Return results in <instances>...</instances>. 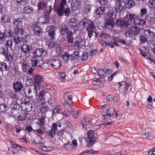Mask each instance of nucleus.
Instances as JSON below:
<instances>
[{"instance_id":"nucleus-1","label":"nucleus","mask_w":155,"mask_h":155,"mask_svg":"<svg viewBox=\"0 0 155 155\" xmlns=\"http://www.w3.org/2000/svg\"><path fill=\"white\" fill-rule=\"evenodd\" d=\"M87 137L85 138L86 142L87 143V147H91L95 143L96 138L94 136V133L92 130H90L87 133Z\"/></svg>"},{"instance_id":"nucleus-2","label":"nucleus","mask_w":155,"mask_h":155,"mask_svg":"<svg viewBox=\"0 0 155 155\" xmlns=\"http://www.w3.org/2000/svg\"><path fill=\"white\" fill-rule=\"evenodd\" d=\"M140 28L135 26L132 28L129 31L126 32L125 35L127 37H132L137 35L140 32Z\"/></svg>"},{"instance_id":"nucleus-3","label":"nucleus","mask_w":155,"mask_h":155,"mask_svg":"<svg viewBox=\"0 0 155 155\" xmlns=\"http://www.w3.org/2000/svg\"><path fill=\"white\" fill-rule=\"evenodd\" d=\"M122 2L120 0H116L115 2V8L116 10L118 12L123 13L126 10V8L122 4Z\"/></svg>"},{"instance_id":"nucleus-4","label":"nucleus","mask_w":155,"mask_h":155,"mask_svg":"<svg viewBox=\"0 0 155 155\" xmlns=\"http://www.w3.org/2000/svg\"><path fill=\"white\" fill-rule=\"evenodd\" d=\"M115 113V109L114 107H111L108 109L106 112L103 113V119L105 120L110 118L111 116L114 115Z\"/></svg>"},{"instance_id":"nucleus-5","label":"nucleus","mask_w":155,"mask_h":155,"mask_svg":"<svg viewBox=\"0 0 155 155\" xmlns=\"http://www.w3.org/2000/svg\"><path fill=\"white\" fill-rule=\"evenodd\" d=\"M47 31L48 33L50 38L54 39L55 38V31H56V28L53 25H50L48 26L46 28Z\"/></svg>"},{"instance_id":"nucleus-6","label":"nucleus","mask_w":155,"mask_h":155,"mask_svg":"<svg viewBox=\"0 0 155 155\" xmlns=\"http://www.w3.org/2000/svg\"><path fill=\"white\" fill-rule=\"evenodd\" d=\"M50 64L52 67L57 69L61 66V63L59 59L54 57L51 59Z\"/></svg>"},{"instance_id":"nucleus-7","label":"nucleus","mask_w":155,"mask_h":155,"mask_svg":"<svg viewBox=\"0 0 155 155\" xmlns=\"http://www.w3.org/2000/svg\"><path fill=\"white\" fill-rule=\"evenodd\" d=\"M33 54L36 57H43L45 56L47 54V51L42 48H37L34 50Z\"/></svg>"},{"instance_id":"nucleus-8","label":"nucleus","mask_w":155,"mask_h":155,"mask_svg":"<svg viewBox=\"0 0 155 155\" xmlns=\"http://www.w3.org/2000/svg\"><path fill=\"white\" fill-rule=\"evenodd\" d=\"M32 29L35 34L40 37H42L43 33L42 29L38 25H34L32 26Z\"/></svg>"},{"instance_id":"nucleus-9","label":"nucleus","mask_w":155,"mask_h":155,"mask_svg":"<svg viewBox=\"0 0 155 155\" xmlns=\"http://www.w3.org/2000/svg\"><path fill=\"white\" fill-rule=\"evenodd\" d=\"M78 23V21L76 19L72 18L68 23L69 26L71 28H74V31H77L78 30V28L77 27Z\"/></svg>"},{"instance_id":"nucleus-10","label":"nucleus","mask_w":155,"mask_h":155,"mask_svg":"<svg viewBox=\"0 0 155 155\" xmlns=\"http://www.w3.org/2000/svg\"><path fill=\"white\" fill-rule=\"evenodd\" d=\"M22 52L25 54H28L30 53L31 50L32 49V47L30 45L24 44L21 46Z\"/></svg>"},{"instance_id":"nucleus-11","label":"nucleus","mask_w":155,"mask_h":155,"mask_svg":"<svg viewBox=\"0 0 155 155\" xmlns=\"http://www.w3.org/2000/svg\"><path fill=\"white\" fill-rule=\"evenodd\" d=\"M67 38L68 42V45L71 46L72 45L73 42L74 38L73 34L71 31H68L67 33Z\"/></svg>"},{"instance_id":"nucleus-12","label":"nucleus","mask_w":155,"mask_h":155,"mask_svg":"<svg viewBox=\"0 0 155 155\" xmlns=\"http://www.w3.org/2000/svg\"><path fill=\"white\" fill-rule=\"evenodd\" d=\"M49 96H51L50 94L44 90L40 91L38 95V97L40 101L45 100Z\"/></svg>"},{"instance_id":"nucleus-13","label":"nucleus","mask_w":155,"mask_h":155,"mask_svg":"<svg viewBox=\"0 0 155 155\" xmlns=\"http://www.w3.org/2000/svg\"><path fill=\"white\" fill-rule=\"evenodd\" d=\"M116 24L118 25L125 28H128L130 24L127 21H125L121 19H118L116 21Z\"/></svg>"},{"instance_id":"nucleus-14","label":"nucleus","mask_w":155,"mask_h":155,"mask_svg":"<svg viewBox=\"0 0 155 155\" xmlns=\"http://www.w3.org/2000/svg\"><path fill=\"white\" fill-rule=\"evenodd\" d=\"M43 81V77L42 76L38 74L35 75V83L37 84L36 86H37V87L35 86L34 88L35 90H36V89L38 88L39 84L41 82H42Z\"/></svg>"},{"instance_id":"nucleus-15","label":"nucleus","mask_w":155,"mask_h":155,"mask_svg":"<svg viewBox=\"0 0 155 155\" xmlns=\"http://www.w3.org/2000/svg\"><path fill=\"white\" fill-rule=\"evenodd\" d=\"M13 87L15 92H19L23 87V84L21 82L17 81L13 84Z\"/></svg>"},{"instance_id":"nucleus-16","label":"nucleus","mask_w":155,"mask_h":155,"mask_svg":"<svg viewBox=\"0 0 155 155\" xmlns=\"http://www.w3.org/2000/svg\"><path fill=\"white\" fill-rule=\"evenodd\" d=\"M23 20L21 18H16L13 21V26L15 27H22Z\"/></svg>"},{"instance_id":"nucleus-17","label":"nucleus","mask_w":155,"mask_h":155,"mask_svg":"<svg viewBox=\"0 0 155 155\" xmlns=\"http://www.w3.org/2000/svg\"><path fill=\"white\" fill-rule=\"evenodd\" d=\"M80 5V3L77 0H73L71 3V9L73 11H75L78 10Z\"/></svg>"},{"instance_id":"nucleus-18","label":"nucleus","mask_w":155,"mask_h":155,"mask_svg":"<svg viewBox=\"0 0 155 155\" xmlns=\"http://www.w3.org/2000/svg\"><path fill=\"white\" fill-rule=\"evenodd\" d=\"M41 112L42 113H45L48 111L49 107L46 104V102H42L40 104V108Z\"/></svg>"},{"instance_id":"nucleus-19","label":"nucleus","mask_w":155,"mask_h":155,"mask_svg":"<svg viewBox=\"0 0 155 155\" xmlns=\"http://www.w3.org/2000/svg\"><path fill=\"white\" fill-rule=\"evenodd\" d=\"M15 35L19 36H22L24 34V30L22 27H15Z\"/></svg>"},{"instance_id":"nucleus-20","label":"nucleus","mask_w":155,"mask_h":155,"mask_svg":"<svg viewBox=\"0 0 155 155\" xmlns=\"http://www.w3.org/2000/svg\"><path fill=\"white\" fill-rule=\"evenodd\" d=\"M61 56L62 59L67 63L72 59V56L68 53H64Z\"/></svg>"},{"instance_id":"nucleus-21","label":"nucleus","mask_w":155,"mask_h":155,"mask_svg":"<svg viewBox=\"0 0 155 155\" xmlns=\"http://www.w3.org/2000/svg\"><path fill=\"white\" fill-rule=\"evenodd\" d=\"M85 40L81 38H79L77 41V46L78 49H80L85 45Z\"/></svg>"},{"instance_id":"nucleus-22","label":"nucleus","mask_w":155,"mask_h":155,"mask_svg":"<svg viewBox=\"0 0 155 155\" xmlns=\"http://www.w3.org/2000/svg\"><path fill=\"white\" fill-rule=\"evenodd\" d=\"M121 85H122V87H124V91H122L123 92L122 94L124 96H126L127 94V91L129 88L130 85L129 84L124 81L122 82Z\"/></svg>"},{"instance_id":"nucleus-23","label":"nucleus","mask_w":155,"mask_h":155,"mask_svg":"<svg viewBox=\"0 0 155 155\" xmlns=\"http://www.w3.org/2000/svg\"><path fill=\"white\" fill-rule=\"evenodd\" d=\"M105 25L107 28L111 29L113 27L114 21L112 19H108L106 20Z\"/></svg>"},{"instance_id":"nucleus-24","label":"nucleus","mask_w":155,"mask_h":155,"mask_svg":"<svg viewBox=\"0 0 155 155\" xmlns=\"http://www.w3.org/2000/svg\"><path fill=\"white\" fill-rule=\"evenodd\" d=\"M144 35L150 39L154 37L155 35L153 32H152L149 29H147L144 31Z\"/></svg>"},{"instance_id":"nucleus-25","label":"nucleus","mask_w":155,"mask_h":155,"mask_svg":"<svg viewBox=\"0 0 155 155\" xmlns=\"http://www.w3.org/2000/svg\"><path fill=\"white\" fill-rule=\"evenodd\" d=\"M47 4L43 0H40L37 5L38 9L39 10H42L45 8L47 6Z\"/></svg>"},{"instance_id":"nucleus-26","label":"nucleus","mask_w":155,"mask_h":155,"mask_svg":"<svg viewBox=\"0 0 155 155\" xmlns=\"http://www.w3.org/2000/svg\"><path fill=\"white\" fill-rule=\"evenodd\" d=\"M135 5L134 1L132 0H127L124 3L125 7L127 8H130L133 7Z\"/></svg>"},{"instance_id":"nucleus-27","label":"nucleus","mask_w":155,"mask_h":155,"mask_svg":"<svg viewBox=\"0 0 155 155\" xmlns=\"http://www.w3.org/2000/svg\"><path fill=\"white\" fill-rule=\"evenodd\" d=\"M89 20L86 18H83L79 22V25L83 28H85L87 27V25H88Z\"/></svg>"},{"instance_id":"nucleus-28","label":"nucleus","mask_w":155,"mask_h":155,"mask_svg":"<svg viewBox=\"0 0 155 155\" xmlns=\"http://www.w3.org/2000/svg\"><path fill=\"white\" fill-rule=\"evenodd\" d=\"M48 102L49 106L51 107H54L56 106L57 104L55 101V98L52 96H51L50 98L48 100Z\"/></svg>"},{"instance_id":"nucleus-29","label":"nucleus","mask_w":155,"mask_h":155,"mask_svg":"<svg viewBox=\"0 0 155 155\" xmlns=\"http://www.w3.org/2000/svg\"><path fill=\"white\" fill-rule=\"evenodd\" d=\"M53 111V115H55L57 114L60 113L61 112L62 108L61 106L59 105L55 106Z\"/></svg>"},{"instance_id":"nucleus-30","label":"nucleus","mask_w":155,"mask_h":155,"mask_svg":"<svg viewBox=\"0 0 155 155\" xmlns=\"http://www.w3.org/2000/svg\"><path fill=\"white\" fill-rule=\"evenodd\" d=\"M33 8L30 6L26 5L25 6L22 10L23 12L25 14H29L32 12Z\"/></svg>"},{"instance_id":"nucleus-31","label":"nucleus","mask_w":155,"mask_h":155,"mask_svg":"<svg viewBox=\"0 0 155 155\" xmlns=\"http://www.w3.org/2000/svg\"><path fill=\"white\" fill-rule=\"evenodd\" d=\"M27 116L25 114H19L17 117V123H18L20 121H23L26 119Z\"/></svg>"},{"instance_id":"nucleus-32","label":"nucleus","mask_w":155,"mask_h":155,"mask_svg":"<svg viewBox=\"0 0 155 155\" xmlns=\"http://www.w3.org/2000/svg\"><path fill=\"white\" fill-rule=\"evenodd\" d=\"M8 95L11 97L14 98L16 100H18L19 98V96L12 91H9L8 92Z\"/></svg>"},{"instance_id":"nucleus-33","label":"nucleus","mask_w":155,"mask_h":155,"mask_svg":"<svg viewBox=\"0 0 155 155\" xmlns=\"http://www.w3.org/2000/svg\"><path fill=\"white\" fill-rule=\"evenodd\" d=\"M106 8L104 7L101 6L100 8H98L95 12L97 15H101L104 13Z\"/></svg>"},{"instance_id":"nucleus-34","label":"nucleus","mask_w":155,"mask_h":155,"mask_svg":"<svg viewBox=\"0 0 155 155\" xmlns=\"http://www.w3.org/2000/svg\"><path fill=\"white\" fill-rule=\"evenodd\" d=\"M47 45L49 48L51 50L55 48L56 47H58V44H56V42L53 41L48 42L47 44Z\"/></svg>"},{"instance_id":"nucleus-35","label":"nucleus","mask_w":155,"mask_h":155,"mask_svg":"<svg viewBox=\"0 0 155 155\" xmlns=\"http://www.w3.org/2000/svg\"><path fill=\"white\" fill-rule=\"evenodd\" d=\"M1 19L3 22L6 23L10 21L11 18L8 15H4L1 17Z\"/></svg>"},{"instance_id":"nucleus-36","label":"nucleus","mask_w":155,"mask_h":155,"mask_svg":"<svg viewBox=\"0 0 155 155\" xmlns=\"http://www.w3.org/2000/svg\"><path fill=\"white\" fill-rule=\"evenodd\" d=\"M3 33L6 37H10L13 35V32L10 29H5Z\"/></svg>"},{"instance_id":"nucleus-37","label":"nucleus","mask_w":155,"mask_h":155,"mask_svg":"<svg viewBox=\"0 0 155 155\" xmlns=\"http://www.w3.org/2000/svg\"><path fill=\"white\" fill-rule=\"evenodd\" d=\"M95 21H93L90 20H89L87 25L88 26L87 28H88L89 29H91L94 30L95 28Z\"/></svg>"},{"instance_id":"nucleus-38","label":"nucleus","mask_w":155,"mask_h":155,"mask_svg":"<svg viewBox=\"0 0 155 155\" xmlns=\"http://www.w3.org/2000/svg\"><path fill=\"white\" fill-rule=\"evenodd\" d=\"M0 69L1 71H8L9 68L6 63L4 62H2L1 63V67L0 68Z\"/></svg>"},{"instance_id":"nucleus-39","label":"nucleus","mask_w":155,"mask_h":155,"mask_svg":"<svg viewBox=\"0 0 155 155\" xmlns=\"http://www.w3.org/2000/svg\"><path fill=\"white\" fill-rule=\"evenodd\" d=\"M64 7H59L57 10V12L60 16H63L64 15Z\"/></svg>"},{"instance_id":"nucleus-40","label":"nucleus","mask_w":155,"mask_h":155,"mask_svg":"<svg viewBox=\"0 0 155 155\" xmlns=\"http://www.w3.org/2000/svg\"><path fill=\"white\" fill-rule=\"evenodd\" d=\"M68 27L65 25H62L61 26V33L62 35L67 34V33L68 30Z\"/></svg>"},{"instance_id":"nucleus-41","label":"nucleus","mask_w":155,"mask_h":155,"mask_svg":"<svg viewBox=\"0 0 155 155\" xmlns=\"http://www.w3.org/2000/svg\"><path fill=\"white\" fill-rule=\"evenodd\" d=\"M99 76L101 78H104L106 75V72L104 69H99L98 72Z\"/></svg>"},{"instance_id":"nucleus-42","label":"nucleus","mask_w":155,"mask_h":155,"mask_svg":"<svg viewBox=\"0 0 155 155\" xmlns=\"http://www.w3.org/2000/svg\"><path fill=\"white\" fill-rule=\"evenodd\" d=\"M39 21L42 24L47 23L49 22V19L47 16L45 17H41L39 18Z\"/></svg>"},{"instance_id":"nucleus-43","label":"nucleus","mask_w":155,"mask_h":155,"mask_svg":"<svg viewBox=\"0 0 155 155\" xmlns=\"http://www.w3.org/2000/svg\"><path fill=\"white\" fill-rule=\"evenodd\" d=\"M45 122V117L42 116L40 117L38 120L37 122L38 125L40 127H43L42 126L44 124Z\"/></svg>"},{"instance_id":"nucleus-44","label":"nucleus","mask_w":155,"mask_h":155,"mask_svg":"<svg viewBox=\"0 0 155 155\" xmlns=\"http://www.w3.org/2000/svg\"><path fill=\"white\" fill-rule=\"evenodd\" d=\"M8 107L7 105L4 104H0V112L1 113H3L6 111L7 110Z\"/></svg>"},{"instance_id":"nucleus-45","label":"nucleus","mask_w":155,"mask_h":155,"mask_svg":"<svg viewBox=\"0 0 155 155\" xmlns=\"http://www.w3.org/2000/svg\"><path fill=\"white\" fill-rule=\"evenodd\" d=\"M137 17V15L134 14H131L130 13H128V14H127L126 16V18L128 20H131Z\"/></svg>"},{"instance_id":"nucleus-46","label":"nucleus","mask_w":155,"mask_h":155,"mask_svg":"<svg viewBox=\"0 0 155 155\" xmlns=\"http://www.w3.org/2000/svg\"><path fill=\"white\" fill-rule=\"evenodd\" d=\"M0 51L3 55L5 56L8 51V48L5 47H2L0 48Z\"/></svg>"},{"instance_id":"nucleus-47","label":"nucleus","mask_w":155,"mask_h":155,"mask_svg":"<svg viewBox=\"0 0 155 155\" xmlns=\"http://www.w3.org/2000/svg\"><path fill=\"white\" fill-rule=\"evenodd\" d=\"M116 13L113 10H110L108 12V16L110 18L114 19L116 18Z\"/></svg>"},{"instance_id":"nucleus-48","label":"nucleus","mask_w":155,"mask_h":155,"mask_svg":"<svg viewBox=\"0 0 155 155\" xmlns=\"http://www.w3.org/2000/svg\"><path fill=\"white\" fill-rule=\"evenodd\" d=\"M56 133V132L51 129L46 132V134L48 135L51 138H53L55 136Z\"/></svg>"},{"instance_id":"nucleus-49","label":"nucleus","mask_w":155,"mask_h":155,"mask_svg":"<svg viewBox=\"0 0 155 155\" xmlns=\"http://www.w3.org/2000/svg\"><path fill=\"white\" fill-rule=\"evenodd\" d=\"M5 45L6 48H11L13 45L12 41L11 39H9L6 41Z\"/></svg>"},{"instance_id":"nucleus-50","label":"nucleus","mask_w":155,"mask_h":155,"mask_svg":"<svg viewBox=\"0 0 155 155\" xmlns=\"http://www.w3.org/2000/svg\"><path fill=\"white\" fill-rule=\"evenodd\" d=\"M14 40L15 43L16 44H20L21 42V37L18 36H15L14 37Z\"/></svg>"},{"instance_id":"nucleus-51","label":"nucleus","mask_w":155,"mask_h":155,"mask_svg":"<svg viewBox=\"0 0 155 155\" xmlns=\"http://www.w3.org/2000/svg\"><path fill=\"white\" fill-rule=\"evenodd\" d=\"M64 106L66 109L70 112H71L73 110H71L72 107L71 105L68 103L66 102L64 104Z\"/></svg>"},{"instance_id":"nucleus-52","label":"nucleus","mask_w":155,"mask_h":155,"mask_svg":"<svg viewBox=\"0 0 155 155\" xmlns=\"http://www.w3.org/2000/svg\"><path fill=\"white\" fill-rule=\"evenodd\" d=\"M81 112L80 110H78L74 111V110L72 112L71 114L75 119H77L78 117V114Z\"/></svg>"},{"instance_id":"nucleus-53","label":"nucleus","mask_w":155,"mask_h":155,"mask_svg":"<svg viewBox=\"0 0 155 155\" xmlns=\"http://www.w3.org/2000/svg\"><path fill=\"white\" fill-rule=\"evenodd\" d=\"M86 30L88 32V36L90 38H91L92 36H93L94 35V34L95 33V31L92 30H90L88 29V28H87Z\"/></svg>"},{"instance_id":"nucleus-54","label":"nucleus","mask_w":155,"mask_h":155,"mask_svg":"<svg viewBox=\"0 0 155 155\" xmlns=\"http://www.w3.org/2000/svg\"><path fill=\"white\" fill-rule=\"evenodd\" d=\"M6 56V58L9 61L11 62L13 59V56L10 53H8L7 52V54L6 55H5Z\"/></svg>"},{"instance_id":"nucleus-55","label":"nucleus","mask_w":155,"mask_h":155,"mask_svg":"<svg viewBox=\"0 0 155 155\" xmlns=\"http://www.w3.org/2000/svg\"><path fill=\"white\" fill-rule=\"evenodd\" d=\"M35 143L38 144H41L42 143L41 137L39 135H38L36 138L34 140Z\"/></svg>"},{"instance_id":"nucleus-56","label":"nucleus","mask_w":155,"mask_h":155,"mask_svg":"<svg viewBox=\"0 0 155 155\" xmlns=\"http://www.w3.org/2000/svg\"><path fill=\"white\" fill-rule=\"evenodd\" d=\"M64 13L66 16H69L71 14V10L70 8H67L65 9L64 8Z\"/></svg>"},{"instance_id":"nucleus-57","label":"nucleus","mask_w":155,"mask_h":155,"mask_svg":"<svg viewBox=\"0 0 155 155\" xmlns=\"http://www.w3.org/2000/svg\"><path fill=\"white\" fill-rule=\"evenodd\" d=\"M15 132L17 133H20L22 130L20 126L18 124L15 125Z\"/></svg>"},{"instance_id":"nucleus-58","label":"nucleus","mask_w":155,"mask_h":155,"mask_svg":"<svg viewBox=\"0 0 155 155\" xmlns=\"http://www.w3.org/2000/svg\"><path fill=\"white\" fill-rule=\"evenodd\" d=\"M140 41L141 44H143L147 41V38L144 36H140Z\"/></svg>"},{"instance_id":"nucleus-59","label":"nucleus","mask_w":155,"mask_h":155,"mask_svg":"<svg viewBox=\"0 0 155 155\" xmlns=\"http://www.w3.org/2000/svg\"><path fill=\"white\" fill-rule=\"evenodd\" d=\"M25 110L27 112H29L31 111L33 108L32 104H30V105H25Z\"/></svg>"},{"instance_id":"nucleus-60","label":"nucleus","mask_w":155,"mask_h":155,"mask_svg":"<svg viewBox=\"0 0 155 155\" xmlns=\"http://www.w3.org/2000/svg\"><path fill=\"white\" fill-rule=\"evenodd\" d=\"M39 128L38 130H34L35 131L37 132L39 134H43L44 132V127H40Z\"/></svg>"},{"instance_id":"nucleus-61","label":"nucleus","mask_w":155,"mask_h":155,"mask_svg":"<svg viewBox=\"0 0 155 155\" xmlns=\"http://www.w3.org/2000/svg\"><path fill=\"white\" fill-rule=\"evenodd\" d=\"M4 35L3 33L0 32V41L2 42L4 41L6 39V37Z\"/></svg>"},{"instance_id":"nucleus-62","label":"nucleus","mask_w":155,"mask_h":155,"mask_svg":"<svg viewBox=\"0 0 155 155\" xmlns=\"http://www.w3.org/2000/svg\"><path fill=\"white\" fill-rule=\"evenodd\" d=\"M55 48H56V52L59 54L61 52H62L63 51V48L62 47H61L60 46L58 45V47H56Z\"/></svg>"},{"instance_id":"nucleus-63","label":"nucleus","mask_w":155,"mask_h":155,"mask_svg":"<svg viewBox=\"0 0 155 155\" xmlns=\"http://www.w3.org/2000/svg\"><path fill=\"white\" fill-rule=\"evenodd\" d=\"M88 53H83L82 54L81 59L83 61H85L88 59Z\"/></svg>"},{"instance_id":"nucleus-64","label":"nucleus","mask_w":155,"mask_h":155,"mask_svg":"<svg viewBox=\"0 0 155 155\" xmlns=\"http://www.w3.org/2000/svg\"><path fill=\"white\" fill-rule=\"evenodd\" d=\"M65 132V130L63 129L61 130H58L57 132V134L58 136L61 137L64 134V133Z\"/></svg>"}]
</instances>
